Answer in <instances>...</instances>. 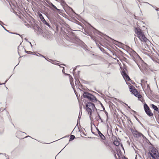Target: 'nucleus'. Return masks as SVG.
I'll list each match as a JSON object with an SVG mask.
<instances>
[{
  "label": "nucleus",
  "mask_w": 159,
  "mask_h": 159,
  "mask_svg": "<svg viewBox=\"0 0 159 159\" xmlns=\"http://www.w3.org/2000/svg\"><path fill=\"white\" fill-rule=\"evenodd\" d=\"M135 31L136 36L141 42L146 43L148 41V39L145 37L143 32L140 28H136Z\"/></svg>",
  "instance_id": "f257e3e1"
},
{
  "label": "nucleus",
  "mask_w": 159,
  "mask_h": 159,
  "mask_svg": "<svg viewBox=\"0 0 159 159\" xmlns=\"http://www.w3.org/2000/svg\"><path fill=\"white\" fill-rule=\"evenodd\" d=\"M150 154L153 159H159V153L156 148H153L150 152Z\"/></svg>",
  "instance_id": "f03ea898"
},
{
  "label": "nucleus",
  "mask_w": 159,
  "mask_h": 159,
  "mask_svg": "<svg viewBox=\"0 0 159 159\" xmlns=\"http://www.w3.org/2000/svg\"><path fill=\"white\" fill-rule=\"evenodd\" d=\"M129 89H130V91L136 97H138V98H141V95L138 93L136 89H135L134 87L131 85L129 87Z\"/></svg>",
  "instance_id": "7ed1b4c3"
},
{
  "label": "nucleus",
  "mask_w": 159,
  "mask_h": 159,
  "mask_svg": "<svg viewBox=\"0 0 159 159\" xmlns=\"http://www.w3.org/2000/svg\"><path fill=\"white\" fill-rule=\"evenodd\" d=\"M144 108L146 114L149 116H153V114L151 112L149 107L146 104L144 105Z\"/></svg>",
  "instance_id": "20e7f679"
},
{
  "label": "nucleus",
  "mask_w": 159,
  "mask_h": 159,
  "mask_svg": "<svg viewBox=\"0 0 159 159\" xmlns=\"http://www.w3.org/2000/svg\"><path fill=\"white\" fill-rule=\"evenodd\" d=\"M132 133L134 136L137 138H139L142 136L143 139H144L145 137L141 133L138 132V131L135 130H133L132 131Z\"/></svg>",
  "instance_id": "39448f33"
},
{
  "label": "nucleus",
  "mask_w": 159,
  "mask_h": 159,
  "mask_svg": "<svg viewBox=\"0 0 159 159\" xmlns=\"http://www.w3.org/2000/svg\"><path fill=\"white\" fill-rule=\"evenodd\" d=\"M83 96L84 98H87L89 100H91L92 99L91 97L92 95L88 93L84 92L83 95Z\"/></svg>",
  "instance_id": "423d86ee"
},
{
  "label": "nucleus",
  "mask_w": 159,
  "mask_h": 159,
  "mask_svg": "<svg viewBox=\"0 0 159 159\" xmlns=\"http://www.w3.org/2000/svg\"><path fill=\"white\" fill-rule=\"evenodd\" d=\"M122 75L123 77L125 79V80H130V78L129 77V76L126 74L125 72H122Z\"/></svg>",
  "instance_id": "0eeeda50"
},
{
  "label": "nucleus",
  "mask_w": 159,
  "mask_h": 159,
  "mask_svg": "<svg viewBox=\"0 0 159 159\" xmlns=\"http://www.w3.org/2000/svg\"><path fill=\"white\" fill-rule=\"evenodd\" d=\"M86 107H88L89 108H91L93 110L94 108H95V106L94 104L91 102H89L86 104Z\"/></svg>",
  "instance_id": "6e6552de"
},
{
  "label": "nucleus",
  "mask_w": 159,
  "mask_h": 159,
  "mask_svg": "<svg viewBox=\"0 0 159 159\" xmlns=\"http://www.w3.org/2000/svg\"><path fill=\"white\" fill-rule=\"evenodd\" d=\"M98 134L102 139L103 140L105 139V136L99 130L98 131Z\"/></svg>",
  "instance_id": "1a4fd4ad"
},
{
  "label": "nucleus",
  "mask_w": 159,
  "mask_h": 159,
  "mask_svg": "<svg viewBox=\"0 0 159 159\" xmlns=\"http://www.w3.org/2000/svg\"><path fill=\"white\" fill-rule=\"evenodd\" d=\"M86 110L88 112V113L89 114H90V115H91V111L93 109H91V108H89V107H87L86 106Z\"/></svg>",
  "instance_id": "9d476101"
},
{
  "label": "nucleus",
  "mask_w": 159,
  "mask_h": 159,
  "mask_svg": "<svg viewBox=\"0 0 159 159\" xmlns=\"http://www.w3.org/2000/svg\"><path fill=\"white\" fill-rule=\"evenodd\" d=\"M151 106H152V107L155 110H156L157 111H158V108L156 106L154 105L153 104H152Z\"/></svg>",
  "instance_id": "9b49d317"
},
{
  "label": "nucleus",
  "mask_w": 159,
  "mask_h": 159,
  "mask_svg": "<svg viewBox=\"0 0 159 159\" xmlns=\"http://www.w3.org/2000/svg\"><path fill=\"white\" fill-rule=\"evenodd\" d=\"M39 16L41 20L42 21H45L46 22L44 18H43V16L41 14H39Z\"/></svg>",
  "instance_id": "f8f14e48"
},
{
  "label": "nucleus",
  "mask_w": 159,
  "mask_h": 159,
  "mask_svg": "<svg viewBox=\"0 0 159 159\" xmlns=\"http://www.w3.org/2000/svg\"><path fill=\"white\" fill-rule=\"evenodd\" d=\"M114 144L116 146H118L120 144V143L118 141L115 140L114 142Z\"/></svg>",
  "instance_id": "ddd939ff"
},
{
  "label": "nucleus",
  "mask_w": 159,
  "mask_h": 159,
  "mask_svg": "<svg viewBox=\"0 0 159 159\" xmlns=\"http://www.w3.org/2000/svg\"><path fill=\"white\" fill-rule=\"evenodd\" d=\"M75 138V137L74 135H71L70 136V141H71V140H73Z\"/></svg>",
  "instance_id": "4468645a"
},
{
  "label": "nucleus",
  "mask_w": 159,
  "mask_h": 159,
  "mask_svg": "<svg viewBox=\"0 0 159 159\" xmlns=\"http://www.w3.org/2000/svg\"><path fill=\"white\" fill-rule=\"evenodd\" d=\"M52 6L54 8H56V9H57L56 7L55 6H54L52 4Z\"/></svg>",
  "instance_id": "2eb2a0df"
},
{
  "label": "nucleus",
  "mask_w": 159,
  "mask_h": 159,
  "mask_svg": "<svg viewBox=\"0 0 159 159\" xmlns=\"http://www.w3.org/2000/svg\"><path fill=\"white\" fill-rule=\"evenodd\" d=\"M39 55L40 56H42V57H44V56H43L42 55L39 54Z\"/></svg>",
  "instance_id": "dca6fc26"
},
{
  "label": "nucleus",
  "mask_w": 159,
  "mask_h": 159,
  "mask_svg": "<svg viewBox=\"0 0 159 159\" xmlns=\"http://www.w3.org/2000/svg\"><path fill=\"white\" fill-rule=\"evenodd\" d=\"M1 110H2V111H3V109H2Z\"/></svg>",
  "instance_id": "f3484780"
},
{
  "label": "nucleus",
  "mask_w": 159,
  "mask_h": 159,
  "mask_svg": "<svg viewBox=\"0 0 159 159\" xmlns=\"http://www.w3.org/2000/svg\"><path fill=\"white\" fill-rule=\"evenodd\" d=\"M36 55L37 56H38V55Z\"/></svg>",
  "instance_id": "a211bd4d"
}]
</instances>
